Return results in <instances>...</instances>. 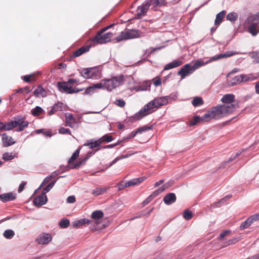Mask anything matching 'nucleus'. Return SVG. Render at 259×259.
<instances>
[{
	"label": "nucleus",
	"mask_w": 259,
	"mask_h": 259,
	"mask_svg": "<svg viewBox=\"0 0 259 259\" xmlns=\"http://www.w3.org/2000/svg\"><path fill=\"white\" fill-rule=\"evenodd\" d=\"M167 97L157 98L145 105L138 112L130 117V120L133 122L139 120L144 116L152 113L155 109L165 105L168 103Z\"/></svg>",
	"instance_id": "nucleus-1"
},
{
	"label": "nucleus",
	"mask_w": 259,
	"mask_h": 259,
	"mask_svg": "<svg viewBox=\"0 0 259 259\" xmlns=\"http://www.w3.org/2000/svg\"><path fill=\"white\" fill-rule=\"evenodd\" d=\"M238 108L237 104L218 105L209 109L204 114L207 122L212 119H219L231 113Z\"/></svg>",
	"instance_id": "nucleus-2"
},
{
	"label": "nucleus",
	"mask_w": 259,
	"mask_h": 259,
	"mask_svg": "<svg viewBox=\"0 0 259 259\" xmlns=\"http://www.w3.org/2000/svg\"><path fill=\"white\" fill-rule=\"evenodd\" d=\"M113 25L114 24H111L99 31L96 35L91 39L93 45L102 44L109 41L112 37L113 34L111 32L105 33L104 32Z\"/></svg>",
	"instance_id": "nucleus-3"
},
{
	"label": "nucleus",
	"mask_w": 259,
	"mask_h": 259,
	"mask_svg": "<svg viewBox=\"0 0 259 259\" xmlns=\"http://www.w3.org/2000/svg\"><path fill=\"white\" fill-rule=\"evenodd\" d=\"M104 89L111 91L117 87L122 84L124 81V75L121 74L119 76H114L111 79H103Z\"/></svg>",
	"instance_id": "nucleus-4"
},
{
	"label": "nucleus",
	"mask_w": 259,
	"mask_h": 259,
	"mask_svg": "<svg viewBox=\"0 0 259 259\" xmlns=\"http://www.w3.org/2000/svg\"><path fill=\"white\" fill-rule=\"evenodd\" d=\"M141 34L142 32L139 30L127 29L122 31L119 35L114 38V40L117 42H120L122 40L140 37Z\"/></svg>",
	"instance_id": "nucleus-5"
},
{
	"label": "nucleus",
	"mask_w": 259,
	"mask_h": 259,
	"mask_svg": "<svg viewBox=\"0 0 259 259\" xmlns=\"http://www.w3.org/2000/svg\"><path fill=\"white\" fill-rule=\"evenodd\" d=\"M58 90L62 93L71 94L77 93L83 91V89L73 88L71 87H68V83L66 81L58 82L57 84Z\"/></svg>",
	"instance_id": "nucleus-6"
},
{
	"label": "nucleus",
	"mask_w": 259,
	"mask_h": 259,
	"mask_svg": "<svg viewBox=\"0 0 259 259\" xmlns=\"http://www.w3.org/2000/svg\"><path fill=\"white\" fill-rule=\"evenodd\" d=\"M194 71L195 68L192 65L189 64H186L178 72V75H180L181 79H183L186 76L192 74Z\"/></svg>",
	"instance_id": "nucleus-7"
},
{
	"label": "nucleus",
	"mask_w": 259,
	"mask_h": 259,
	"mask_svg": "<svg viewBox=\"0 0 259 259\" xmlns=\"http://www.w3.org/2000/svg\"><path fill=\"white\" fill-rule=\"evenodd\" d=\"M52 240V237L49 233H42L40 234L36 239V241L39 244H48Z\"/></svg>",
	"instance_id": "nucleus-8"
},
{
	"label": "nucleus",
	"mask_w": 259,
	"mask_h": 259,
	"mask_svg": "<svg viewBox=\"0 0 259 259\" xmlns=\"http://www.w3.org/2000/svg\"><path fill=\"white\" fill-rule=\"evenodd\" d=\"M148 5V2L145 1L142 5L138 7L137 14L138 19H141L143 16L146 15L150 7Z\"/></svg>",
	"instance_id": "nucleus-9"
},
{
	"label": "nucleus",
	"mask_w": 259,
	"mask_h": 259,
	"mask_svg": "<svg viewBox=\"0 0 259 259\" xmlns=\"http://www.w3.org/2000/svg\"><path fill=\"white\" fill-rule=\"evenodd\" d=\"M65 121L67 126L73 128H78V124L72 114L66 113L65 114Z\"/></svg>",
	"instance_id": "nucleus-10"
},
{
	"label": "nucleus",
	"mask_w": 259,
	"mask_h": 259,
	"mask_svg": "<svg viewBox=\"0 0 259 259\" xmlns=\"http://www.w3.org/2000/svg\"><path fill=\"white\" fill-rule=\"evenodd\" d=\"M48 201L47 195L45 193H42L37 197L34 198L33 202L34 205L36 206H40L45 204Z\"/></svg>",
	"instance_id": "nucleus-11"
},
{
	"label": "nucleus",
	"mask_w": 259,
	"mask_h": 259,
	"mask_svg": "<svg viewBox=\"0 0 259 259\" xmlns=\"http://www.w3.org/2000/svg\"><path fill=\"white\" fill-rule=\"evenodd\" d=\"M10 122L15 123V125H14V128L19 125L18 128L16 130L17 132L23 131L24 128L27 127L29 124L28 121H25L23 119L21 118L18 119L17 120L11 121ZM14 124L15 125V123Z\"/></svg>",
	"instance_id": "nucleus-12"
},
{
	"label": "nucleus",
	"mask_w": 259,
	"mask_h": 259,
	"mask_svg": "<svg viewBox=\"0 0 259 259\" xmlns=\"http://www.w3.org/2000/svg\"><path fill=\"white\" fill-rule=\"evenodd\" d=\"M236 53L234 52H226L225 53L223 54H219L218 55H216L214 56H213L210 58V59L206 61V63H210L212 61H215L224 58H227L231 57L235 54H236Z\"/></svg>",
	"instance_id": "nucleus-13"
},
{
	"label": "nucleus",
	"mask_w": 259,
	"mask_h": 259,
	"mask_svg": "<svg viewBox=\"0 0 259 259\" xmlns=\"http://www.w3.org/2000/svg\"><path fill=\"white\" fill-rule=\"evenodd\" d=\"M91 44L88 45L87 46H83L81 47H80L78 50L75 51L72 53V54L71 55L72 58H75L79 57L81 56V55L83 54L84 53L88 52L90 50V49L92 47Z\"/></svg>",
	"instance_id": "nucleus-14"
},
{
	"label": "nucleus",
	"mask_w": 259,
	"mask_h": 259,
	"mask_svg": "<svg viewBox=\"0 0 259 259\" xmlns=\"http://www.w3.org/2000/svg\"><path fill=\"white\" fill-rule=\"evenodd\" d=\"M64 109V106L63 103L58 102L55 103L52 107L51 109L48 111V114L49 116H51L55 114L58 111H62Z\"/></svg>",
	"instance_id": "nucleus-15"
},
{
	"label": "nucleus",
	"mask_w": 259,
	"mask_h": 259,
	"mask_svg": "<svg viewBox=\"0 0 259 259\" xmlns=\"http://www.w3.org/2000/svg\"><path fill=\"white\" fill-rule=\"evenodd\" d=\"M204 114L200 117L198 115H194L193 118L189 121V125L190 126H194L198 123L207 122V119L204 118Z\"/></svg>",
	"instance_id": "nucleus-16"
},
{
	"label": "nucleus",
	"mask_w": 259,
	"mask_h": 259,
	"mask_svg": "<svg viewBox=\"0 0 259 259\" xmlns=\"http://www.w3.org/2000/svg\"><path fill=\"white\" fill-rule=\"evenodd\" d=\"M86 224H97V221H94L93 220H89L87 219H82L76 221H74L72 223V226L74 227L79 228L82 226L83 225H85Z\"/></svg>",
	"instance_id": "nucleus-17"
},
{
	"label": "nucleus",
	"mask_w": 259,
	"mask_h": 259,
	"mask_svg": "<svg viewBox=\"0 0 259 259\" xmlns=\"http://www.w3.org/2000/svg\"><path fill=\"white\" fill-rule=\"evenodd\" d=\"M16 194L12 192L0 194V200H1V201L3 202H7L14 200L16 199Z\"/></svg>",
	"instance_id": "nucleus-18"
},
{
	"label": "nucleus",
	"mask_w": 259,
	"mask_h": 259,
	"mask_svg": "<svg viewBox=\"0 0 259 259\" xmlns=\"http://www.w3.org/2000/svg\"><path fill=\"white\" fill-rule=\"evenodd\" d=\"M2 142L4 147H8L11 146L15 143L11 137L8 136L6 133H4L2 135Z\"/></svg>",
	"instance_id": "nucleus-19"
},
{
	"label": "nucleus",
	"mask_w": 259,
	"mask_h": 259,
	"mask_svg": "<svg viewBox=\"0 0 259 259\" xmlns=\"http://www.w3.org/2000/svg\"><path fill=\"white\" fill-rule=\"evenodd\" d=\"M176 201V196L175 193H170L166 195L164 198V202L167 204L169 205L174 203Z\"/></svg>",
	"instance_id": "nucleus-20"
},
{
	"label": "nucleus",
	"mask_w": 259,
	"mask_h": 259,
	"mask_svg": "<svg viewBox=\"0 0 259 259\" xmlns=\"http://www.w3.org/2000/svg\"><path fill=\"white\" fill-rule=\"evenodd\" d=\"M144 177H140L138 178H135L132 180H131L125 182V187H130L132 186H135L137 185H138L139 184L141 183L143 181L145 180Z\"/></svg>",
	"instance_id": "nucleus-21"
},
{
	"label": "nucleus",
	"mask_w": 259,
	"mask_h": 259,
	"mask_svg": "<svg viewBox=\"0 0 259 259\" xmlns=\"http://www.w3.org/2000/svg\"><path fill=\"white\" fill-rule=\"evenodd\" d=\"M14 123L10 122H0V132L13 130Z\"/></svg>",
	"instance_id": "nucleus-22"
},
{
	"label": "nucleus",
	"mask_w": 259,
	"mask_h": 259,
	"mask_svg": "<svg viewBox=\"0 0 259 259\" xmlns=\"http://www.w3.org/2000/svg\"><path fill=\"white\" fill-rule=\"evenodd\" d=\"M101 145V142L99 139L98 140H95L94 139H91L87 141L83 144L84 146H88L90 149H93L98 147Z\"/></svg>",
	"instance_id": "nucleus-23"
},
{
	"label": "nucleus",
	"mask_w": 259,
	"mask_h": 259,
	"mask_svg": "<svg viewBox=\"0 0 259 259\" xmlns=\"http://www.w3.org/2000/svg\"><path fill=\"white\" fill-rule=\"evenodd\" d=\"M235 99V96L233 94H226L221 99V101L227 105L233 104L232 103ZM238 105L237 104H236ZM238 106V105H237Z\"/></svg>",
	"instance_id": "nucleus-24"
},
{
	"label": "nucleus",
	"mask_w": 259,
	"mask_h": 259,
	"mask_svg": "<svg viewBox=\"0 0 259 259\" xmlns=\"http://www.w3.org/2000/svg\"><path fill=\"white\" fill-rule=\"evenodd\" d=\"M33 95L36 97H45L47 96V92L41 85H39L34 91Z\"/></svg>",
	"instance_id": "nucleus-25"
},
{
	"label": "nucleus",
	"mask_w": 259,
	"mask_h": 259,
	"mask_svg": "<svg viewBox=\"0 0 259 259\" xmlns=\"http://www.w3.org/2000/svg\"><path fill=\"white\" fill-rule=\"evenodd\" d=\"M182 64V61L180 60H174L171 62L167 64L164 68V70H166L174 68L180 66Z\"/></svg>",
	"instance_id": "nucleus-26"
},
{
	"label": "nucleus",
	"mask_w": 259,
	"mask_h": 259,
	"mask_svg": "<svg viewBox=\"0 0 259 259\" xmlns=\"http://www.w3.org/2000/svg\"><path fill=\"white\" fill-rule=\"evenodd\" d=\"M258 26L257 23H252L248 27V32L250 33L252 36H255L258 33L257 30Z\"/></svg>",
	"instance_id": "nucleus-27"
},
{
	"label": "nucleus",
	"mask_w": 259,
	"mask_h": 259,
	"mask_svg": "<svg viewBox=\"0 0 259 259\" xmlns=\"http://www.w3.org/2000/svg\"><path fill=\"white\" fill-rule=\"evenodd\" d=\"M88 158V156L79 158L75 163H73L72 166H70V169L77 168L80 165L84 164Z\"/></svg>",
	"instance_id": "nucleus-28"
},
{
	"label": "nucleus",
	"mask_w": 259,
	"mask_h": 259,
	"mask_svg": "<svg viewBox=\"0 0 259 259\" xmlns=\"http://www.w3.org/2000/svg\"><path fill=\"white\" fill-rule=\"evenodd\" d=\"M254 222V221L251 217L248 218L246 221L242 222L239 227L240 230H243L248 228Z\"/></svg>",
	"instance_id": "nucleus-29"
},
{
	"label": "nucleus",
	"mask_w": 259,
	"mask_h": 259,
	"mask_svg": "<svg viewBox=\"0 0 259 259\" xmlns=\"http://www.w3.org/2000/svg\"><path fill=\"white\" fill-rule=\"evenodd\" d=\"M226 12L225 11H222L221 12L219 13L217 16L216 18L214 21V24L215 25H219L222 22L226 15Z\"/></svg>",
	"instance_id": "nucleus-30"
},
{
	"label": "nucleus",
	"mask_w": 259,
	"mask_h": 259,
	"mask_svg": "<svg viewBox=\"0 0 259 259\" xmlns=\"http://www.w3.org/2000/svg\"><path fill=\"white\" fill-rule=\"evenodd\" d=\"M80 149H81V147H80L77 150H76L75 151L72 155L71 157L69 159L68 163L69 164L68 167L70 168V166L73 165V164H71V163L78 157Z\"/></svg>",
	"instance_id": "nucleus-31"
},
{
	"label": "nucleus",
	"mask_w": 259,
	"mask_h": 259,
	"mask_svg": "<svg viewBox=\"0 0 259 259\" xmlns=\"http://www.w3.org/2000/svg\"><path fill=\"white\" fill-rule=\"evenodd\" d=\"M204 103L203 100L201 97H194L192 101V104L194 107H198L203 105Z\"/></svg>",
	"instance_id": "nucleus-32"
},
{
	"label": "nucleus",
	"mask_w": 259,
	"mask_h": 259,
	"mask_svg": "<svg viewBox=\"0 0 259 259\" xmlns=\"http://www.w3.org/2000/svg\"><path fill=\"white\" fill-rule=\"evenodd\" d=\"M91 68V78H97L100 77L101 73L97 68Z\"/></svg>",
	"instance_id": "nucleus-33"
},
{
	"label": "nucleus",
	"mask_w": 259,
	"mask_h": 259,
	"mask_svg": "<svg viewBox=\"0 0 259 259\" xmlns=\"http://www.w3.org/2000/svg\"><path fill=\"white\" fill-rule=\"evenodd\" d=\"M241 82H247L250 80L255 79L256 77H253L252 74H241Z\"/></svg>",
	"instance_id": "nucleus-34"
},
{
	"label": "nucleus",
	"mask_w": 259,
	"mask_h": 259,
	"mask_svg": "<svg viewBox=\"0 0 259 259\" xmlns=\"http://www.w3.org/2000/svg\"><path fill=\"white\" fill-rule=\"evenodd\" d=\"M113 137L109 134H106L99 139V141L101 142V144L104 142L109 143L113 141Z\"/></svg>",
	"instance_id": "nucleus-35"
},
{
	"label": "nucleus",
	"mask_w": 259,
	"mask_h": 259,
	"mask_svg": "<svg viewBox=\"0 0 259 259\" xmlns=\"http://www.w3.org/2000/svg\"><path fill=\"white\" fill-rule=\"evenodd\" d=\"M104 215L103 212L102 210H98L93 211L92 213L91 217L93 219H100L103 218Z\"/></svg>",
	"instance_id": "nucleus-36"
},
{
	"label": "nucleus",
	"mask_w": 259,
	"mask_h": 259,
	"mask_svg": "<svg viewBox=\"0 0 259 259\" xmlns=\"http://www.w3.org/2000/svg\"><path fill=\"white\" fill-rule=\"evenodd\" d=\"M241 76L240 75L235 76L230 81V85L232 87L236 85L241 83Z\"/></svg>",
	"instance_id": "nucleus-37"
},
{
	"label": "nucleus",
	"mask_w": 259,
	"mask_h": 259,
	"mask_svg": "<svg viewBox=\"0 0 259 259\" xmlns=\"http://www.w3.org/2000/svg\"><path fill=\"white\" fill-rule=\"evenodd\" d=\"M58 174L56 172V171H55L52 174V175L47 176L42 181L41 183L40 186H39L38 189H40L42 186L46 185L47 184H48L51 180L55 176H56Z\"/></svg>",
	"instance_id": "nucleus-38"
},
{
	"label": "nucleus",
	"mask_w": 259,
	"mask_h": 259,
	"mask_svg": "<svg viewBox=\"0 0 259 259\" xmlns=\"http://www.w3.org/2000/svg\"><path fill=\"white\" fill-rule=\"evenodd\" d=\"M107 190V188L98 187L93 190L92 194L95 196H99L103 194Z\"/></svg>",
	"instance_id": "nucleus-39"
},
{
	"label": "nucleus",
	"mask_w": 259,
	"mask_h": 259,
	"mask_svg": "<svg viewBox=\"0 0 259 259\" xmlns=\"http://www.w3.org/2000/svg\"><path fill=\"white\" fill-rule=\"evenodd\" d=\"M249 55L251 59H254L253 62L255 63H259L258 52L257 51H252L249 53Z\"/></svg>",
	"instance_id": "nucleus-40"
},
{
	"label": "nucleus",
	"mask_w": 259,
	"mask_h": 259,
	"mask_svg": "<svg viewBox=\"0 0 259 259\" xmlns=\"http://www.w3.org/2000/svg\"><path fill=\"white\" fill-rule=\"evenodd\" d=\"M91 68L83 69L81 72V75L85 78H91Z\"/></svg>",
	"instance_id": "nucleus-41"
},
{
	"label": "nucleus",
	"mask_w": 259,
	"mask_h": 259,
	"mask_svg": "<svg viewBox=\"0 0 259 259\" xmlns=\"http://www.w3.org/2000/svg\"><path fill=\"white\" fill-rule=\"evenodd\" d=\"M43 111L41 107L36 106L31 110V114L34 116H37Z\"/></svg>",
	"instance_id": "nucleus-42"
},
{
	"label": "nucleus",
	"mask_w": 259,
	"mask_h": 259,
	"mask_svg": "<svg viewBox=\"0 0 259 259\" xmlns=\"http://www.w3.org/2000/svg\"><path fill=\"white\" fill-rule=\"evenodd\" d=\"M69 220L67 219H62L59 222V226L61 228H67L69 226Z\"/></svg>",
	"instance_id": "nucleus-43"
},
{
	"label": "nucleus",
	"mask_w": 259,
	"mask_h": 259,
	"mask_svg": "<svg viewBox=\"0 0 259 259\" xmlns=\"http://www.w3.org/2000/svg\"><path fill=\"white\" fill-rule=\"evenodd\" d=\"M238 18V15L236 13L231 12L229 13L227 16V19L232 22L235 21Z\"/></svg>",
	"instance_id": "nucleus-44"
},
{
	"label": "nucleus",
	"mask_w": 259,
	"mask_h": 259,
	"mask_svg": "<svg viewBox=\"0 0 259 259\" xmlns=\"http://www.w3.org/2000/svg\"><path fill=\"white\" fill-rule=\"evenodd\" d=\"M193 216L192 212L189 210L186 209L184 211L183 217L186 220H191Z\"/></svg>",
	"instance_id": "nucleus-45"
},
{
	"label": "nucleus",
	"mask_w": 259,
	"mask_h": 259,
	"mask_svg": "<svg viewBox=\"0 0 259 259\" xmlns=\"http://www.w3.org/2000/svg\"><path fill=\"white\" fill-rule=\"evenodd\" d=\"M15 235L14 232L12 230H6L3 235L7 239H11Z\"/></svg>",
	"instance_id": "nucleus-46"
},
{
	"label": "nucleus",
	"mask_w": 259,
	"mask_h": 259,
	"mask_svg": "<svg viewBox=\"0 0 259 259\" xmlns=\"http://www.w3.org/2000/svg\"><path fill=\"white\" fill-rule=\"evenodd\" d=\"M208 63H206V62H204L202 60H197L192 66L193 67L195 68V70L198 68H199L201 66H202Z\"/></svg>",
	"instance_id": "nucleus-47"
},
{
	"label": "nucleus",
	"mask_w": 259,
	"mask_h": 259,
	"mask_svg": "<svg viewBox=\"0 0 259 259\" xmlns=\"http://www.w3.org/2000/svg\"><path fill=\"white\" fill-rule=\"evenodd\" d=\"M22 79L24 80V81L26 82H29L31 80L34 81L36 80L34 74H31L28 75H25L22 77Z\"/></svg>",
	"instance_id": "nucleus-48"
},
{
	"label": "nucleus",
	"mask_w": 259,
	"mask_h": 259,
	"mask_svg": "<svg viewBox=\"0 0 259 259\" xmlns=\"http://www.w3.org/2000/svg\"><path fill=\"white\" fill-rule=\"evenodd\" d=\"M56 181L53 180L50 183H49L44 189L42 192L46 193L50 191V190L53 187L54 185L56 183Z\"/></svg>",
	"instance_id": "nucleus-49"
},
{
	"label": "nucleus",
	"mask_w": 259,
	"mask_h": 259,
	"mask_svg": "<svg viewBox=\"0 0 259 259\" xmlns=\"http://www.w3.org/2000/svg\"><path fill=\"white\" fill-rule=\"evenodd\" d=\"M152 128V125H151V126L144 125L142 127L138 128L136 131H137V132H138V134H141L144 132L150 130Z\"/></svg>",
	"instance_id": "nucleus-50"
},
{
	"label": "nucleus",
	"mask_w": 259,
	"mask_h": 259,
	"mask_svg": "<svg viewBox=\"0 0 259 259\" xmlns=\"http://www.w3.org/2000/svg\"><path fill=\"white\" fill-rule=\"evenodd\" d=\"M174 184V182L172 180H170L166 183H165L164 185H163L162 186H161V189H162V191H165L166 189L168 188L169 187L172 186L173 184Z\"/></svg>",
	"instance_id": "nucleus-51"
},
{
	"label": "nucleus",
	"mask_w": 259,
	"mask_h": 259,
	"mask_svg": "<svg viewBox=\"0 0 259 259\" xmlns=\"http://www.w3.org/2000/svg\"><path fill=\"white\" fill-rule=\"evenodd\" d=\"M146 2H148L149 7H156L159 5V0H146Z\"/></svg>",
	"instance_id": "nucleus-52"
},
{
	"label": "nucleus",
	"mask_w": 259,
	"mask_h": 259,
	"mask_svg": "<svg viewBox=\"0 0 259 259\" xmlns=\"http://www.w3.org/2000/svg\"><path fill=\"white\" fill-rule=\"evenodd\" d=\"M14 158V156L12 154H10L8 152L5 153L3 155V159L5 161H8L12 160Z\"/></svg>",
	"instance_id": "nucleus-53"
},
{
	"label": "nucleus",
	"mask_w": 259,
	"mask_h": 259,
	"mask_svg": "<svg viewBox=\"0 0 259 259\" xmlns=\"http://www.w3.org/2000/svg\"><path fill=\"white\" fill-rule=\"evenodd\" d=\"M114 104L120 107H123L125 105V101L121 99L116 100Z\"/></svg>",
	"instance_id": "nucleus-54"
},
{
	"label": "nucleus",
	"mask_w": 259,
	"mask_h": 259,
	"mask_svg": "<svg viewBox=\"0 0 259 259\" xmlns=\"http://www.w3.org/2000/svg\"><path fill=\"white\" fill-rule=\"evenodd\" d=\"M92 87H93V89H104V83L103 79L101 80L100 82H98L95 84H94Z\"/></svg>",
	"instance_id": "nucleus-55"
},
{
	"label": "nucleus",
	"mask_w": 259,
	"mask_h": 259,
	"mask_svg": "<svg viewBox=\"0 0 259 259\" xmlns=\"http://www.w3.org/2000/svg\"><path fill=\"white\" fill-rule=\"evenodd\" d=\"M32 90L30 89V88L28 86H26L24 88L19 89L17 90L16 92L17 93H23V92H26L27 93H29V92H31Z\"/></svg>",
	"instance_id": "nucleus-56"
},
{
	"label": "nucleus",
	"mask_w": 259,
	"mask_h": 259,
	"mask_svg": "<svg viewBox=\"0 0 259 259\" xmlns=\"http://www.w3.org/2000/svg\"><path fill=\"white\" fill-rule=\"evenodd\" d=\"M163 191H162V189H161V187L159 188L158 189H156L154 191H153L152 194L150 195L151 197L154 199L155 197L158 196L160 193L163 192Z\"/></svg>",
	"instance_id": "nucleus-57"
},
{
	"label": "nucleus",
	"mask_w": 259,
	"mask_h": 259,
	"mask_svg": "<svg viewBox=\"0 0 259 259\" xmlns=\"http://www.w3.org/2000/svg\"><path fill=\"white\" fill-rule=\"evenodd\" d=\"M59 133L61 134H68L71 135V131L69 128H65L64 127H61L59 130Z\"/></svg>",
	"instance_id": "nucleus-58"
},
{
	"label": "nucleus",
	"mask_w": 259,
	"mask_h": 259,
	"mask_svg": "<svg viewBox=\"0 0 259 259\" xmlns=\"http://www.w3.org/2000/svg\"><path fill=\"white\" fill-rule=\"evenodd\" d=\"M255 20H256V18L255 16L250 15V16H248L246 19V20L245 21V23L246 24H248V23H251V22H253Z\"/></svg>",
	"instance_id": "nucleus-59"
},
{
	"label": "nucleus",
	"mask_w": 259,
	"mask_h": 259,
	"mask_svg": "<svg viewBox=\"0 0 259 259\" xmlns=\"http://www.w3.org/2000/svg\"><path fill=\"white\" fill-rule=\"evenodd\" d=\"M227 201V197H224L221 199L219 202L213 204L215 207H219L221 205L224 204Z\"/></svg>",
	"instance_id": "nucleus-60"
},
{
	"label": "nucleus",
	"mask_w": 259,
	"mask_h": 259,
	"mask_svg": "<svg viewBox=\"0 0 259 259\" xmlns=\"http://www.w3.org/2000/svg\"><path fill=\"white\" fill-rule=\"evenodd\" d=\"M231 231L230 230H225L222 232L219 236L220 240H223L224 237L227 236L228 234H230Z\"/></svg>",
	"instance_id": "nucleus-61"
},
{
	"label": "nucleus",
	"mask_w": 259,
	"mask_h": 259,
	"mask_svg": "<svg viewBox=\"0 0 259 259\" xmlns=\"http://www.w3.org/2000/svg\"><path fill=\"white\" fill-rule=\"evenodd\" d=\"M120 143H121V141H118L117 143H116L115 144L107 145L103 146L102 148H104V149L112 148H114V147L119 145V144Z\"/></svg>",
	"instance_id": "nucleus-62"
},
{
	"label": "nucleus",
	"mask_w": 259,
	"mask_h": 259,
	"mask_svg": "<svg viewBox=\"0 0 259 259\" xmlns=\"http://www.w3.org/2000/svg\"><path fill=\"white\" fill-rule=\"evenodd\" d=\"M69 84H73L74 83H79V80L77 79L74 78H69L68 79L67 81H66Z\"/></svg>",
	"instance_id": "nucleus-63"
},
{
	"label": "nucleus",
	"mask_w": 259,
	"mask_h": 259,
	"mask_svg": "<svg viewBox=\"0 0 259 259\" xmlns=\"http://www.w3.org/2000/svg\"><path fill=\"white\" fill-rule=\"evenodd\" d=\"M76 201V199L74 196L71 195L67 198V202L68 203H73L75 202Z\"/></svg>",
	"instance_id": "nucleus-64"
}]
</instances>
